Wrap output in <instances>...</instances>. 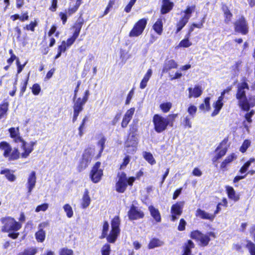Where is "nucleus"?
<instances>
[{
	"mask_svg": "<svg viewBox=\"0 0 255 255\" xmlns=\"http://www.w3.org/2000/svg\"><path fill=\"white\" fill-rule=\"evenodd\" d=\"M10 137L13 139V140L17 143H20V146L24 151L21 153V156L23 158H26L33 150V146L35 144V142H30L29 143H26L20 136L19 129L17 127L11 128L8 129Z\"/></svg>",
	"mask_w": 255,
	"mask_h": 255,
	"instance_id": "1",
	"label": "nucleus"
},
{
	"mask_svg": "<svg viewBox=\"0 0 255 255\" xmlns=\"http://www.w3.org/2000/svg\"><path fill=\"white\" fill-rule=\"evenodd\" d=\"M3 225L1 231L3 232L8 233V236L13 239H16L19 233H16L21 228L20 223L16 222L13 218L7 217L1 219Z\"/></svg>",
	"mask_w": 255,
	"mask_h": 255,
	"instance_id": "2",
	"label": "nucleus"
},
{
	"mask_svg": "<svg viewBox=\"0 0 255 255\" xmlns=\"http://www.w3.org/2000/svg\"><path fill=\"white\" fill-rule=\"evenodd\" d=\"M177 117V114L169 115L167 118L158 114L155 115L153 118L155 130L160 133L165 130L168 125L172 127L174 121Z\"/></svg>",
	"mask_w": 255,
	"mask_h": 255,
	"instance_id": "3",
	"label": "nucleus"
},
{
	"mask_svg": "<svg viewBox=\"0 0 255 255\" xmlns=\"http://www.w3.org/2000/svg\"><path fill=\"white\" fill-rule=\"evenodd\" d=\"M248 90L249 87L247 83L243 82L238 85L236 94V98L238 100L239 107L245 111L250 110L249 103L246 96V92Z\"/></svg>",
	"mask_w": 255,
	"mask_h": 255,
	"instance_id": "4",
	"label": "nucleus"
},
{
	"mask_svg": "<svg viewBox=\"0 0 255 255\" xmlns=\"http://www.w3.org/2000/svg\"><path fill=\"white\" fill-rule=\"evenodd\" d=\"M95 149L92 147L88 148L84 150L77 166L78 171L84 170L89 166L95 157Z\"/></svg>",
	"mask_w": 255,
	"mask_h": 255,
	"instance_id": "5",
	"label": "nucleus"
},
{
	"mask_svg": "<svg viewBox=\"0 0 255 255\" xmlns=\"http://www.w3.org/2000/svg\"><path fill=\"white\" fill-rule=\"evenodd\" d=\"M90 95V92L87 90L84 93V96L82 99L78 98L77 99L73 98L74 105V115L73 122H74L77 120V117L79 113L83 110V106L88 100Z\"/></svg>",
	"mask_w": 255,
	"mask_h": 255,
	"instance_id": "6",
	"label": "nucleus"
},
{
	"mask_svg": "<svg viewBox=\"0 0 255 255\" xmlns=\"http://www.w3.org/2000/svg\"><path fill=\"white\" fill-rule=\"evenodd\" d=\"M147 19L142 18L138 20L134 25L129 33V37H137L140 35L143 32L146 25Z\"/></svg>",
	"mask_w": 255,
	"mask_h": 255,
	"instance_id": "7",
	"label": "nucleus"
},
{
	"mask_svg": "<svg viewBox=\"0 0 255 255\" xmlns=\"http://www.w3.org/2000/svg\"><path fill=\"white\" fill-rule=\"evenodd\" d=\"M235 31L246 35L249 32L248 24L244 17L241 16L234 23Z\"/></svg>",
	"mask_w": 255,
	"mask_h": 255,
	"instance_id": "8",
	"label": "nucleus"
},
{
	"mask_svg": "<svg viewBox=\"0 0 255 255\" xmlns=\"http://www.w3.org/2000/svg\"><path fill=\"white\" fill-rule=\"evenodd\" d=\"M101 163L97 162L93 166L90 173V177L94 183H98L103 175V170L100 168Z\"/></svg>",
	"mask_w": 255,
	"mask_h": 255,
	"instance_id": "9",
	"label": "nucleus"
},
{
	"mask_svg": "<svg viewBox=\"0 0 255 255\" xmlns=\"http://www.w3.org/2000/svg\"><path fill=\"white\" fill-rule=\"evenodd\" d=\"M184 206V201L177 202L172 206L171 208L172 221H176L178 219L177 216L179 217L182 214Z\"/></svg>",
	"mask_w": 255,
	"mask_h": 255,
	"instance_id": "10",
	"label": "nucleus"
},
{
	"mask_svg": "<svg viewBox=\"0 0 255 255\" xmlns=\"http://www.w3.org/2000/svg\"><path fill=\"white\" fill-rule=\"evenodd\" d=\"M137 144L136 137L134 135L129 136L126 142L125 148L127 152L129 154L134 153L137 149Z\"/></svg>",
	"mask_w": 255,
	"mask_h": 255,
	"instance_id": "11",
	"label": "nucleus"
},
{
	"mask_svg": "<svg viewBox=\"0 0 255 255\" xmlns=\"http://www.w3.org/2000/svg\"><path fill=\"white\" fill-rule=\"evenodd\" d=\"M128 218L130 220L141 219L143 218L144 215L140 208L136 207L133 204H132L130 206V209L128 211Z\"/></svg>",
	"mask_w": 255,
	"mask_h": 255,
	"instance_id": "12",
	"label": "nucleus"
},
{
	"mask_svg": "<svg viewBox=\"0 0 255 255\" xmlns=\"http://www.w3.org/2000/svg\"><path fill=\"white\" fill-rule=\"evenodd\" d=\"M191 238L200 242L202 246H206L210 241L209 236L202 234L198 231L192 232L191 234Z\"/></svg>",
	"mask_w": 255,
	"mask_h": 255,
	"instance_id": "13",
	"label": "nucleus"
},
{
	"mask_svg": "<svg viewBox=\"0 0 255 255\" xmlns=\"http://www.w3.org/2000/svg\"><path fill=\"white\" fill-rule=\"evenodd\" d=\"M119 180L116 185V190L120 193H123L127 187L126 174L124 173L118 174Z\"/></svg>",
	"mask_w": 255,
	"mask_h": 255,
	"instance_id": "14",
	"label": "nucleus"
},
{
	"mask_svg": "<svg viewBox=\"0 0 255 255\" xmlns=\"http://www.w3.org/2000/svg\"><path fill=\"white\" fill-rule=\"evenodd\" d=\"M36 183V172L34 171L31 172L28 175L27 180L26 184V187L28 189V193L29 195L31 194L32 190L35 186Z\"/></svg>",
	"mask_w": 255,
	"mask_h": 255,
	"instance_id": "15",
	"label": "nucleus"
},
{
	"mask_svg": "<svg viewBox=\"0 0 255 255\" xmlns=\"http://www.w3.org/2000/svg\"><path fill=\"white\" fill-rule=\"evenodd\" d=\"M120 221L119 217L116 216L113 219V243L115 242L120 234Z\"/></svg>",
	"mask_w": 255,
	"mask_h": 255,
	"instance_id": "16",
	"label": "nucleus"
},
{
	"mask_svg": "<svg viewBox=\"0 0 255 255\" xmlns=\"http://www.w3.org/2000/svg\"><path fill=\"white\" fill-rule=\"evenodd\" d=\"M188 90L189 92V98H198L202 95L203 92L201 87L198 85H196L194 88H189Z\"/></svg>",
	"mask_w": 255,
	"mask_h": 255,
	"instance_id": "17",
	"label": "nucleus"
},
{
	"mask_svg": "<svg viewBox=\"0 0 255 255\" xmlns=\"http://www.w3.org/2000/svg\"><path fill=\"white\" fill-rule=\"evenodd\" d=\"M195 216L202 219L209 220L211 221H213L215 218V215L209 214L205 211L202 210L201 209H198L196 211Z\"/></svg>",
	"mask_w": 255,
	"mask_h": 255,
	"instance_id": "18",
	"label": "nucleus"
},
{
	"mask_svg": "<svg viewBox=\"0 0 255 255\" xmlns=\"http://www.w3.org/2000/svg\"><path fill=\"white\" fill-rule=\"evenodd\" d=\"M177 67L178 64L174 60L171 59L166 61L164 63L162 73H167L171 69L177 68Z\"/></svg>",
	"mask_w": 255,
	"mask_h": 255,
	"instance_id": "19",
	"label": "nucleus"
},
{
	"mask_svg": "<svg viewBox=\"0 0 255 255\" xmlns=\"http://www.w3.org/2000/svg\"><path fill=\"white\" fill-rule=\"evenodd\" d=\"M227 151V149L226 147H223L222 145L219 146L215 150V155L213 158V162H216L218 159L224 156Z\"/></svg>",
	"mask_w": 255,
	"mask_h": 255,
	"instance_id": "20",
	"label": "nucleus"
},
{
	"mask_svg": "<svg viewBox=\"0 0 255 255\" xmlns=\"http://www.w3.org/2000/svg\"><path fill=\"white\" fill-rule=\"evenodd\" d=\"M134 108H130L129 110L127 111L122 123V127L125 128L127 126L128 123L132 118V117L134 113Z\"/></svg>",
	"mask_w": 255,
	"mask_h": 255,
	"instance_id": "21",
	"label": "nucleus"
},
{
	"mask_svg": "<svg viewBox=\"0 0 255 255\" xmlns=\"http://www.w3.org/2000/svg\"><path fill=\"white\" fill-rule=\"evenodd\" d=\"M226 191L229 199L235 202H237L239 200V195L236 194V191L232 187L229 186H226Z\"/></svg>",
	"mask_w": 255,
	"mask_h": 255,
	"instance_id": "22",
	"label": "nucleus"
},
{
	"mask_svg": "<svg viewBox=\"0 0 255 255\" xmlns=\"http://www.w3.org/2000/svg\"><path fill=\"white\" fill-rule=\"evenodd\" d=\"M173 3L170 0H162V4L161 8V13L163 14L168 13L173 8Z\"/></svg>",
	"mask_w": 255,
	"mask_h": 255,
	"instance_id": "23",
	"label": "nucleus"
},
{
	"mask_svg": "<svg viewBox=\"0 0 255 255\" xmlns=\"http://www.w3.org/2000/svg\"><path fill=\"white\" fill-rule=\"evenodd\" d=\"M223 99H224L222 97H219L218 100L213 104V107L215 109L212 114V117H214L219 114L223 106Z\"/></svg>",
	"mask_w": 255,
	"mask_h": 255,
	"instance_id": "24",
	"label": "nucleus"
},
{
	"mask_svg": "<svg viewBox=\"0 0 255 255\" xmlns=\"http://www.w3.org/2000/svg\"><path fill=\"white\" fill-rule=\"evenodd\" d=\"M0 149L3 151V156L5 157H8L12 150L11 146L6 141L0 142Z\"/></svg>",
	"mask_w": 255,
	"mask_h": 255,
	"instance_id": "25",
	"label": "nucleus"
},
{
	"mask_svg": "<svg viewBox=\"0 0 255 255\" xmlns=\"http://www.w3.org/2000/svg\"><path fill=\"white\" fill-rule=\"evenodd\" d=\"M91 203V199L89 195V192L86 189L82 199L81 206L83 209L87 208Z\"/></svg>",
	"mask_w": 255,
	"mask_h": 255,
	"instance_id": "26",
	"label": "nucleus"
},
{
	"mask_svg": "<svg viewBox=\"0 0 255 255\" xmlns=\"http://www.w3.org/2000/svg\"><path fill=\"white\" fill-rule=\"evenodd\" d=\"M148 210L150 212V215L157 222H160L161 217L158 210L155 208L153 206H149Z\"/></svg>",
	"mask_w": 255,
	"mask_h": 255,
	"instance_id": "27",
	"label": "nucleus"
},
{
	"mask_svg": "<svg viewBox=\"0 0 255 255\" xmlns=\"http://www.w3.org/2000/svg\"><path fill=\"white\" fill-rule=\"evenodd\" d=\"M236 158L237 156L234 153L228 155L222 162L220 166L221 168L222 169L226 168L228 164L232 162L234 160L236 159Z\"/></svg>",
	"mask_w": 255,
	"mask_h": 255,
	"instance_id": "28",
	"label": "nucleus"
},
{
	"mask_svg": "<svg viewBox=\"0 0 255 255\" xmlns=\"http://www.w3.org/2000/svg\"><path fill=\"white\" fill-rule=\"evenodd\" d=\"M164 245V242L158 239L153 238L149 242L148 248L149 249H152L155 248L160 247Z\"/></svg>",
	"mask_w": 255,
	"mask_h": 255,
	"instance_id": "29",
	"label": "nucleus"
},
{
	"mask_svg": "<svg viewBox=\"0 0 255 255\" xmlns=\"http://www.w3.org/2000/svg\"><path fill=\"white\" fill-rule=\"evenodd\" d=\"M189 20V16H184L181 20L177 23L176 33L179 32L186 24Z\"/></svg>",
	"mask_w": 255,
	"mask_h": 255,
	"instance_id": "30",
	"label": "nucleus"
},
{
	"mask_svg": "<svg viewBox=\"0 0 255 255\" xmlns=\"http://www.w3.org/2000/svg\"><path fill=\"white\" fill-rule=\"evenodd\" d=\"M163 24L162 19L159 18L153 26V28L155 31L159 35H160L162 32Z\"/></svg>",
	"mask_w": 255,
	"mask_h": 255,
	"instance_id": "31",
	"label": "nucleus"
},
{
	"mask_svg": "<svg viewBox=\"0 0 255 255\" xmlns=\"http://www.w3.org/2000/svg\"><path fill=\"white\" fill-rule=\"evenodd\" d=\"M189 37V36L186 35L185 38L180 42L177 47L187 48L192 45V42L190 41Z\"/></svg>",
	"mask_w": 255,
	"mask_h": 255,
	"instance_id": "32",
	"label": "nucleus"
},
{
	"mask_svg": "<svg viewBox=\"0 0 255 255\" xmlns=\"http://www.w3.org/2000/svg\"><path fill=\"white\" fill-rule=\"evenodd\" d=\"M210 98L209 97L206 98L204 100V103L202 104L199 106V109L202 111H209L210 109Z\"/></svg>",
	"mask_w": 255,
	"mask_h": 255,
	"instance_id": "33",
	"label": "nucleus"
},
{
	"mask_svg": "<svg viewBox=\"0 0 255 255\" xmlns=\"http://www.w3.org/2000/svg\"><path fill=\"white\" fill-rule=\"evenodd\" d=\"M0 173L4 174L6 178L10 181H14L16 179L15 176L11 173L9 170H1Z\"/></svg>",
	"mask_w": 255,
	"mask_h": 255,
	"instance_id": "34",
	"label": "nucleus"
},
{
	"mask_svg": "<svg viewBox=\"0 0 255 255\" xmlns=\"http://www.w3.org/2000/svg\"><path fill=\"white\" fill-rule=\"evenodd\" d=\"M63 210L66 214L68 218H71L73 216V211L72 207L69 204H66L63 206Z\"/></svg>",
	"mask_w": 255,
	"mask_h": 255,
	"instance_id": "35",
	"label": "nucleus"
},
{
	"mask_svg": "<svg viewBox=\"0 0 255 255\" xmlns=\"http://www.w3.org/2000/svg\"><path fill=\"white\" fill-rule=\"evenodd\" d=\"M255 161V159L254 158H251L249 160H248L247 162H246L244 165L241 167V168L240 170V172L242 174L245 173L250 166L251 165V163L253 162H254Z\"/></svg>",
	"mask_w": 255,
	"mask_h": 255,
	"instance_id": "36",
	"label": "nucleus"
},
{
	"mask_svg": "<svg viewBox=\"0 0 255 255\" xmlns=\"http://www.w3.org/2000/svg\"><path fill=\"white\" fill-rule=\"evenodd\" d=\"M35 238L36 240L39 242H43L45 238V232L43 230H38L35 233Z\"/></svg>",
	"mask_w": 255,
	"mask_h": 255,
	"instance_id": "37",
	"label": "nucleus"
},
{
	"mask_svg": "<svg viewBox=\"0 0 255 255\" xmlns=\"http://www.w3.org/2000/svg\"><path fill=\"white\" fill-rule=\"evenodd\" d=\"M172 103L170 102H166L160 105L159 107L164 113L168 112L172 107Z\"/></svg>",
	"mask_w": 255,
	"mask_h": 255,
	"instance_id": "38",
	"label": "nucleus"
},
{
	"mask_svg": "<svg viewBox=\"0 0 255 255\" xmlns=\"http://www.w3.org/2000/svg\"><path fill=\"white\" fill-rule=\"evenodd\" d=\"M143 157L150 164L153 165L155 163V160L151 153L145 152L143 153Z\"/></svg>",
	"mask_w": 255,
	"mask_h": 255,
	"instance_id": "39",
	"label": "nucleus"
},
{
	"mask_svg": "<svg viewBox=\"0 0 255 255\" xmlns=\"http://www.w3.org/2000/svg\"><path fill=\"white\" fill-rule=\"evenodd\" d=\"M223 11L225 16V21L226 23H228L231 20L232 14L227 7H223Z\"/></svg>",
	"mask_w": 255,
	"mask_h": 255,
	"instance_id": "40",
	"label": "nucleus"
},
{
	"mask_svg": "<svg viewBox=\"0 0 255 255\" xmlns=\"http://www.w3.org/2000/svg\"><path fill=\"white\" fill-rule=\"evenodd\" d=\"M19 156V152L17 149L14 148L11 150L9 153V156L8 157L9 160H15L17 159Z\"/></svg>",
	"mask_w": 255,
	"mask_h": 255,
	"instance_id": "41",
	"label": "nucleus"
},
{
	"mask_svg": "<svg viewBox=\"0 0 255 255\" xmlns=\"http://www.w3.org/2000/svg\"><path fill=\"white\" fill-rule=\"evenodd\" d=\"M194 247V243L190 240L188 241L185 246L184 253L188 255H191V249Z\"/></svg>",
	"mask_w": 255,
	"mask_h": 255,
	"instance_id": "42",
	"label": "nucleus"
},
{
	"mask_svg": "<svg viewBox=\"0 0 255 255\" xmlns=\"http://www.w3.org/2000/svg\"><path fill=\"white\" fill-rule=\"evenodd\" d=\"M8 110V104L4 103L0 105V119L6 114Z\"/></svg>",
	"mask_w": 255,
	"mask_h": 255,
	"instance_id": "43",
	"label": "nucleus"
},
{
	"mask_svg": "<svg viewBox=\"0 0 255 255\" xmlns=\"http://www.w3.org/2000/svg\"><path fill=\"white\" fill-rule=\"evenodd\" d=\"M37 249L34 248H31L25 250L23 253L18 255H34L37 253Z\"/></svg>",
	"mask_w": 255,
	"mask_h": 255,
	"instance_id": "44",
	"label": "nucleus"
},
{
	"mask_svg": "<svg viewBox=\"0 0 255 255\" xmlns=\"http://www.w3.org/2000/svg\"><path fill=\"white\" fill-rule=\"evenodd\" d=\"M251 145V141L249 140H245L241 147H240V151L242 153H244L246 151L247 149Z\"/></svg>",
	"mask_w": 255,
	"mask_h": 255,
	"instance_id": "45",
	"label": "nucleus"
},
{
	"mask_svg": "<svg viewBox=\"0 0 255 255\" xmlns=\"http://www.w3.org/2000/svg\"><path fill=\"white\" fill-rule=\"evenodd\" d=\"M251 255H255V245L250 241H248L246 245Z\"/></svg>",
	"mask_w": 255,
	"mask_h": 255,
	"instance_id": "46",
	"label": "nucleus"
},
{
	"mask_svg": "<svg viewBox=\"0 0 255 255\" xmlns=\"http://www.w3.org/2000/svg\"><path fill=\"white\" fill-rule=\"evenodd\" d=\"M59 255H73V251L71 249L63 248L60 250Z\"/></svg>",
	"mask_w": 255,
	"mask_h": 255,
	"instance_id": "47",
	"label": "nucleus"
},
{
	"mask_svg": "<svg viewBox=\"0 0 255 255\" xmlns=\"http://www.w3.org/2000/svg\"><path fill=\"white\" fill-rule=\"evenodd\" d=\"M29 74H28L27 78L24 80H23L22 83H21V87L20 93V94L21 96H22L23 94V93H24V92L26 90L27 85L28 83V81L29 79Z\"/></svg>",
	"mask_w": 255,
	"mask_h": 255,
	"instance_id": "48",
	"label": "nucleus"
},
{
	"mask_svg": "<svg viewBox=\"0 0 255 255\" xmlns=\"http://www.w3.org/2000/svg\"><path fill=\"white\" fill-rule=\"evenodd\" d=\"M197 111V108L195 106L190 105L187 109V112L192 117H194V116Z\"/></svg>",
	"mask_w": 255,
	"mask_h": 255,
	"instance_id": "49",
	"label": "nucleus"
},
{
	"mask_svg": "<svg viewBox=\"0 0 255 255\" xmlns=\"http://www.w3.org/2000/svg\"><path fill=\"white\" fill-rule=\"evenodd\" d=\"M109 227V226L108 222L105 221L103 226L102 234L101 235V238H104L106 237L107 235Z\"/></svg>",
	"mask_w": 255,
	"mask_h": 255,
	"instance_id": "50",
	"label": "nucleus"
},
{
	"mask_svg": "<svg viewBox=\"0 0 255 255\" xmlns=\"http://www.w3.org/2000/svg\"><path fill=\"white\" fill-rule=\"evenodd\" d=\"M195 8V5H192L190 6H187L186 9L184 11L185 14L184 16H189V19L191 17V14L194 11Z\"/></svg>",
	"mask_w": 255,
	"mask_h": 255,
	"instance_id": "51",
	"label": "nucleus"
},
{
	"mask_svg": "<svg viewBox=\"0 0 255 255\" xmlns=\"http://www.w3.org/2000/svg\"><path fill=\"white\" fill-rule=\"evenodd\" d=\"M48 208V204L44 203L42 205L38 206L35 209L36 212H39L40 211H45Z\"/></svg>",
	"mask_w": 255,
	"mask_h": 255,
	"instance_id": "52",
	"label": "nucleus"
},
{
	"mask_svg": "<svg viewBox=\"0 0 255 255\" xmlns=\"http://www.w3.org/2000/svg\"><path fill=\"white\" fill-rule=\"evenodd\" d=\"M41 90L40 86L37 84H35L32 87V92L35 95L39 94Z\"/></svg>",
	"mask_w": 255,
	"mask_h": 255,
	"instance_id": "53",
	"label": "nucleus"
},
{
	"mask_svg": "<svg viewBox=\"0 0 255 255\" xmlns=\"http://www.w3.org/2000/svg\"><path fill=\"white\" fill-rule=\"evenodd\" d=\"M110 252V246L109 245H105L102 249V255H109Z\"/></svg>",
	"mask_w": 255,
	"mask_h": 255,
	"instance_id": "54",
	"label": "nucleus"
},
{
	"mask_svg": "<svg viewBox=\"0 0 255 255\" xmlns=\"http://www.w3.org/2000/svg\"><path fill=\"white\" fill-rule=\"evenodd\" d=\"M105 139L104 138H101L99 141L98 144L100 146L101 149H100L99 153L97 155V156L96 157H95L96 158H98L100 156V154L104 149V145L105 144Z\"/></svg>",
	"mask_w": 255,
	"mask_h": 255,
	"instance_id": "55",
	"label": "nucleus"
},
{
	"mask_svg": "<svg viewBox=\"0 0 255 255\" xmlns=\"http://www.w3.org/2000/svg\"><path fill=\"white\" fill-rule=\"evenodd\" d=\"M136 0H130L128 4L126 6L125 10L127 12H129L130 11L131 7L136 2Z\"/></svg>",
	"mask_w": 255,
	"mask_h": 255,
	"instance_id": "56",
	"label": "nucleus"
},
{
	"mask_svg": "<svg viewBox=\"0 0 255 255\" xmlns=\"http://www.w3.org/2000/svg\"><path fill=\"white\" fill-rule=\"evenodd\" d=\"M186 224V221L183 219H181L180 220L179 224L178 227V230L180 231H184L185 228Z\"/></svg>",
	"mask_w": 255,
	"mask_h": 255,
	"instance_id": "57",
	"label": "nucleus"
},
{
	"mask_svg": "<svg viewBox=\"0 0 255 255\" xmlns=\"http://www.w3.org/2000/svg\"><path fill=\"white\" fill-rule=\"evenodd\" d=\"M184 126L188 128L192 127V124L190 121V118L188 116H186L183 121Z\"/></svg>",
	"mask_w": 255,
	"mask_h": 255,
	"instance_id": "58",
	"label": "nucleus"
},
{
	"mask_svg": "<svg viewBox=\"0 0 255 255\" xmlns=\"http://www.w3.org/2000/svg\"><path fill=\"white\" fill-rule=\"evenodd\" d=\"M152 74V70L151 69H149L147 70L146 73L144 76V77L142 79V80H144L146 81H148L149 79H150V78L151 77Z\"/></svg>",
	"mask_w": 255,
	"mask_h": 255,
	"instance_id": "59",
	"label": "nucleus"
},
{
	"mask_svg": "<svg viewBox=\"0 0 255 255\" xmlns=\"http://www.w3.org/2000/svg\"><path fill=\"white\" fill-rule=\"evenodd\" d=\"M37 24L36 22H31L28 25H27L24 28L27 30H30L32 31L34 30V28L36 26Z\"/></svg>",
	"mask_w": 255,
	"mask_h": 255,
	"instance_id": "60",
	"label": "nucleus"
},
{
	"mask_svg": "<svg viewBox=\"0 0 255 255\" xmlns=\"http://www.w3.org/2000/svg\"><path fill=\"white\" fill-rule=\"evenodd\" d=\"M130 161V157L128 155H127L125 157V158L124 159V161L121 165V168L123 169L125 168L129 163Z\"/></svg>",
	"mask_w": 255,
	"mask_h": 255,
	"instance_id": "61",
	"label": "nucleus"
},
{
	"mask_svg": "<svg viewBox=\"0 0 255 255\" xmlns=\"http://www.w3.org/2000/svg\"><path fill=\"white\" fill-rule=\"evenodd\" d=\"M192 174L195 176L200 177L202 175V172L198 168L196 167L193 169Z\"/></svg>",
	"mask_w": 255,
	"mask_h": 255,
	"instance_id": "62",
	"label": "nucleus"
},
{
	"mask_svg": "<svg viewBox=\"0 0 255 255\" xmlns=\"http://www.w3.org/2000/svg\"><path fill=\"white\" fill-rule=\"evenodd\" d=\"M66 50L65 41H63L62 44L58 47V51L60 52H64Z\"/></svg>",
	"mask_w": 255,
	"mask_h": 255,
	"instance_id": "63",
	"label": "nucleus"
},
{
	"mask_svg": "<svg viewBox=\"0 0 255 255\" xmlns=\"http://www.w3.org/2000/svg\"><path fill=\"white\" fill-rule=\"evenodd\" d=\"M248 103H249L250 108L251 107H253L255 106V96H253L250 97L248 101Z\"/></svg>",
	"mask_w": 255,
	"mask_h": 255,
	"instance_id": "64",
	"label": "nucleus"
}]
</instances>
